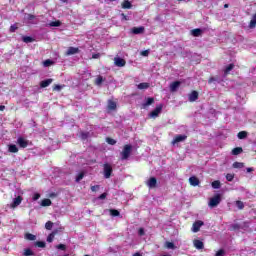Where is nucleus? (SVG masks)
I'll use <instances>...</instances> for the list:
<instances>
[{"label":"nucleus","instance_id":"7ed1b4c3","mask_svg":"<svg viewBox=\"0 0 256 256\" xmlns=\"http://www.w3.org/2000/svg\"><path fill=\"white\" fill-rule=\"evenodd\" d=\"M104 177L105 179H111V175L113 174V167L109 163H105L103 165Z\"/></svg>","mask_w":256,"mask_h":256},{"label":"nucleus","instance_id":"7c9ffc66","mask_svg":"<svg viewBox=\"0 0 256 256\" xmlns=\"http://www.w3.org/2000/svg\"><path fill=\"white\" fill-rule=\"evenodd\" d=\"M55 235H57L56 231H53L52 233H50L47 237V242L48 243H53V239H55Z\"/></svg>","mask_w":256,"mask_h":256},{"label":"nucleus","instance_id":"f257e3e1","mask_svg":"<svg viewBox=\"0 0 256 256\" xmlns=\"http://www.w3.org/2000/svg\"><path fill=\"white\" fill-rule=\"evenodd\" d=\"M133 153V146L131 144H125L120 152L121 161H127Z\"/></svg>","mask_w":256,"mask_h":256},{"label":"nucleus","instance_id":"72a5a7b5","mask_svg":"<svg viewBox=\"0 0 256 256\" xmlns=\"http://www.w3.org/2000/svg\"><path fill=\"white\" fill-rule=\"evenodd\" d=\"M213 189H220L221 188V181L215 180L212 182Z\"/></svg>","mask_w":256,"mask_h":256},{"label":"nucleus","instance_id":"ea45409f","mask_svg":"<svg viewBox=\"0 0 256 256\" xmlns=\"http://www.w3.org/2000/svg\"><path fill=\"white\" fill-rule=\"evenodd\" d=\"M80 137L82 141H86V139H89V132H81Z\"/></svg>","mask_w":256,"mask_h":256},{"label":"nucleus","instance_id":"423d86ee","mask_svg":"<svg viewBox=\"0 0 256 256\" xmlns=\"http://www.w3.org/2000/svg\"><path fill=\"white\" fill-rule=\"evenodd\" d=\"M17 144L19 145V147H21L22 149H26V147H29V140L23 138V137H19L17 139Z\"/></svg>","mask_w":256,"mask_h":256},{"label":"nucleus","instance_id":"f8f14e48","mask_svg":"<svg viewBox=\"0 0 256 256\" xmlns=\"http://www.w3.org/2000/svg\"><path fill=\"white\" fill-rule=\"evenodd\" d=\"M132 33L134 35H141L142 33H145V27H143V26L133 27L132 28Z\"/></svg>","mask_w":256,"mask_h":256},{"label":"nucleus","instance_id":"a18cd8bd","mask_svg":"<svg viewBox=\"0 0 256 256\" xmlns=\"http://www.w3.org/2000/svg\"><path fill=\"white\" fill-rule=\"evenodd\" d=\"M44 67H51L53 65V61L50 59H47L43 62Z\"/></svg>","mask_w":256,"mask_h":256},{"label":"nucleus","instance_id":"79ce46f5","mask_svg":"<svg viewBox=\"0 0 256 256\" xmlns=\"http://www.w3.org/2000/svg\"><path fill=\"white\" fill-rule=\"evenodd\" d=\"M83 177H85V173L84 172H80L77 176H76V183H79V181H81L83 179Z\"/></svg>","mask_w":256,"mask_h":256},{"label":"nucleus","instance_id":"c9c22d12","mask_svg":"<svg viewBox=\"0 0 256 256\" xmlns=\"http://www.w3.org/2000/svg\"><path fill=\"white\" fill-rule=\"evenodd\" d=\"M50 27H61V21L60 20H56V21H52L49 23Z\"/></svg>","mask_w":256,"mask_h":256},{"label":"nucleus","instance_id":"473e14b6","mask_svg":"<svg viewBox=\"0 0 256 256\" xmlns=\"http://www.w3.org/2000/svg\"><path fill=\"white\" fill-rule=\"evenodd\" d=\"M238 139H247V131H240L237 134Z\"/></svg>","mask_w":256,"mask_h":256},{"label":"nucleus","instance_id":"6e6552de","mask_svg":"<svg viewBox=\"0 0 256 256\" xmlns=\"http://www.w3.org/2000/svg\"><path fill=\"white\" fill-rule=\"evenodd\" d=\"M187 139V135H176L172 140V145H177V143H181Z\"/></svg>","mask_w":256,"mask_h":256},{"label":"nucleus","instance_id":"9b49d317","mask_svg":"<svg viewBox=\"0 0 256 256\" xmlns=\"http://www.w3.org/2000/svg\"><path fill=\"white\" fill-rule=\"evenodd\" d=\"M189 183L190 185H192V187H197L201 181H199V178H197V176H191L189 178Z\"/></svg>","mask_w":256,"mask_h":256},{"label":"nucleus","instance_id":"a19ab883","mask_svg":"<svg viewBox=\"0 0 256 256\" xmlns=\"http://www.w3.org/2000/svg\"><path fill=\"white\" fill-rule=\"evenodd\" d=\"M45 229H47V231H51V229H53V222L47 221L45 223Z\"/></svg>","mask_w":256,"mask_h":256},{"label":"nucleus","instance_id":"ddd939ff","mask_svg":"<svg viewBox=\"0 0 256 256\" xmlns=\"http://www.w3.org/2000/svg\"><path fill=\"white\" fill-rule=\"evenodd\" d=\"M147 185H148V187H149L150 189H155V187H157V178L151 177V178L148 180Z\"/></svg>","mask_w":256,"mask_h":256},{"label":"nucleus","instance_id":"4468645a","mask_svg":"<svg viewBox=\"0 0 256 256\" xmlns=\"http://www.w3.org/2000/svg\"><path fill=\"white\" fill-rule=\"evenodd\" d=\"M180 85H181V82H179V81L172 82L170 85V91L172 93H175V91H177V89H179Z\"/></svg>","mask_w":256,"mask_h":256},{"label":"nucleus","instance_id":"e2e57ef3","mask_svg":"<svg viewBox=\"0 0 256 256\" xmlns=\"http://www.w3.org/2000/svg\"><path fill=\"white\" fill-rule=\"evenodd\" d=\"M247 173H253L255 171V168H246Z\"/></svg>","mask_w":256,"mask_h":256},{"label":"nucleus","instance_id":"2f4dec72","mask_svg":"<svg viewBox=\"0 0 256 256\" xmlns=\"http://www.w3.org/2000/svg\"><path fill=\"white\" fill-rule=\"evenodd\" d=\"M109 212H110V215H111L112 217H119V215H121V213L119 212V210H116V209H110Z\"/></svg>","mask_w":256,"mask_h":256},{"label":"nucleus","instance_id":"6ab92c4d","mask_svg":"<svg viewBox=\"0 0 256 256\" xmlns=\"http://www.w3.org/2000/svg\"><path fill=\"white\" fill-rule=\"evenodd\" d=\"M122 9H132L133 4H131V1L124 0L121 4Z\"/></svg>","mask_w":256,"mask_h":256},{"label":"nucleus","instance_id":"e433bc0d","mask_svg":"<svg viewBox=\"0 0 256 256\" xmlns=\"http://www.w3.org/2000/svg\"><path fill=\"white\" fill-rule=\"evenodd\" d=\"M106 143H108V145H117V140H115L111 137H107L106 138Z\"/></svg>","mask_w":256,"mask_h":256},{"label":"nucleus","instance_id":"a211bd4d","mask_svg":"<svg viewBox=\"0 0 256 256\" xmlns=\"http://www.w3.org/2000/svg\"><path fill=\"white\" fill-rule=\"evenodd\" d=\"M76 53H79V48L75 47H69L68 50L66 51V55H76Z\"/></svg>","mask_w":256,"mask_h":256},{"label":"nucleus","instance_id":"cd10ccee","mask_svg":"<svg viewBox=\"0 0 256 256\" xmlns=\"http://www.w3.org/2000/svg\"><path fill=\"white\" fill-rule=\"evenodd\" d=\"M24 237L27 239V241H35L37 239V236L31 233H26Z\"/></svg>","mask_w":256,"mask_h":256},{"label":"nucleus","instance_id":"de8ad7c7","mask_svg":"<svg viewBox=\"0 0 256 256\" xmlns=\"http://www.w3.org/2000/svg\"><path fill=\"white\" fill-rule=\"evenodd\" d=\"M233 179H235V174H231V173L226 174L227 181H233Z\"/></svg>","mask_w":256,"mask_h":256},{"label":"nucleus","instance_id":"5701e85b","mask_svg":"<svg viewBox=\"0 0 256 256\" xmlns=\"http://www.w3.org/2000/svg\"><path fill=\"white\" fill-rule=\"evenodd\" d=\"M233 69H235V64H229L224 70V75H229Z\"/></svg>","mask_w":256,"mask_h":256},{"label":"nucleus","instance_id":"0eeeda50","mask_svg":"<svg viewBox=\"0 0 256 256\" xmlns=\"http://www.w3.org/2000/svg\"><path fill=\"white\" fill-rule=\"evenodd\" d=\"M197 99H199V92L193 90L188 96V101H190V103H195Z\"/></svg>","mask_w":256,"mask_h":256},{"label":"nucleus","instance_id":"bf43d9fd","mask_svg":"<svg viewBox=\"0 0 256 256\" xmlns=\"http://www.w3.org/2000/svg\"><path fill=\"white\" fill-rule=\"evenodd\" d=\"M121 17L123 21H129V18L127 17V15H125V13H122Z\"/></svg>","mask_w":256,"mask_h":256},{"label":"nucleus","instance_id":"c756f323","mask_svg":"<svg viewBox=\"0 0 256 256\" xmlns=\"http://www.w3.org/2000/svg\"><path fill=\"white\" fill-rule=\"evenodd\" d=\"M241 153H243L242 147H236L232 150V155H241Z\"/></svg>","mask_w":256,"mask_h":256},{"label":"nucleus","instance_id":"a878e982","mask_svg":"<svg viewBox=\"0 0 256 256\" xmlns=\"http://www.w3.org/2000/svg\"><path fill=\"white\" fill-rule=\"evenodd\" d=\"M22 41L23 43H33L35 41V38L31 36H23Z\"/></svg>","mask_w":256,"mask_h":256},{"label":"nucleus","instance_id":"bb28decb","mask_svg":"<svg viewBox=\"0 0 256 256\" xmlns=\"http://www.w3.org/2000/svg\"><path fill=\"white\" fill-rule=\"evenodd\" d=\"M232 167L234 169H243V167H245V163H243V162H234L232 164Z\"/></svg>","mask_w":256,"mask_h":256},{"label":"nucleus","instance_id":"5fc2aeb1","mask_svg":"<svg viewBox=\"0 0 256 256\" xmlns=\"http://www.w3.org/2000/svg\"><path fill=\"white\" fill-rule=\"evenodd\" d=\"M41 198V194H39V193H36V194H34V196H33V201H37V200H39Z\"/></svg>","mask_w":256,"mask_h":256},{"label":"nucleus","instance_id":"37998d69","mask_svg":"<svg viewBox=\"0 0 256 256\" xmlns=\"http://www.w3.org/2000/svg\"><path fill=\"white\" fill-rule=\"evenodd\" d=\"M23 255H24V256H31V255H33V250L27 248V249L24 250Z\"/></svg>","mask_w":256,"mask_h":256},{"label":"nucleus","instance_id":"0e129e2a","mask_svg":"<svg viewBox=\"0 0 256 256\" xmlns=\"http://www.w3.org/2000/svg\"><path fill=\"white\" fill-rule=\"evenodd\" d=\"M28 19H29L30 21H32V19H35V15L29 14V15H28Z\"/></svg>","mask_w":256,"mask_h":256},{"label":"nucleus","instance_id":"39448f33","mask_svg":"<svg viewBox=\"0 0 256 256\" xmlns=\"http://www.w3.org/2000/svg\"><path fill=\"white\" fill-rule=\"evenodd\" d=\"M205 223L201 220L195 221L192 225V231L193 233H199L201 231V227H203Z\"/></svg>","mask_w":256,"mask_h":256},{"label":"nucleus","instance_id":"4d7b16f0","mask_svg":"<svg viewBox=\"0 0 256 256\" xmlns=\"http://www.w3.org/2000/svg\"><path fill=\"white\" fill-rule=\"evenodd\" d=\"M138 234H139L141 237H143V235H145V229L140 228V229L138 230Z\"/></svg>","mask_w":256,"mask_h":256},{"label":"nucleus","instance_id":"69168bd1","mask_svg":"<svg viewBox=\"0 0 256 256\" xmlns=\"http://www.w3.org/2000/svg\"><path fill=\"white\" fill-rule=\"evenodd\" d=\"M132 256H143V254L139 253V252H136L134 253Z\"/></svg>","mask_w":256,"mask_h":256},{"label":"nucleus","instance_id":"9d476101","mask_svg":"<svg viewBox=\"0 0 256 256\" xmlns=\"http://www.w3.org/2000/svg\"><path fill=\"white\" fill-rule=\"evenodd\" d=\"M22 202H23L22 196H18L16 198H14L13 202L10 205L11 209H15V208L19 207V204Z\"/></svg>","mask_w":256,"mask_h":256},{"label":"nucleus","instance_id":"3c124183","mask_svg":"<svg viewBox=\"0 0 256 256\" xmlns=\"http://www.w3.org/2000/svg\"><path fill=\"white\" fill-rule=\"evenodd\" d=\"M100 187H101V186H99V185L91 186V191H92L93 193H96V191H99Z\"/></svg>","mask_w":256,"mask_h":256},{"label":"nucleus","instance_id":"6e6d98bb","mask_svg":"<svg viewBox=\"0 0 256 256\" xmlns=\"http://www.w3.org/2000/svg\"><path fill=\"white\" fill-rule=\"evenodd\" d=\"M98 199H100V200L107 199V192L102 193V194L98 197Z\"/></svg>","mask_w":256,"mask_h":256},{"label":"nucleus","instance_id":"8fccbe9b","mask_svg":"<svg viewBox=\"0 0 256 256\" xmlns=\"http://www.w3.org/2000/svg\"><path fill=\"white\" fill-rule=\"evenodd\" d=\"M215 256H225V250L220 249L216 252Z\"/></svg>","mask_w":256,"mask_h":256},{"label":"nucleus","instance_id":"f704fd0d","mask_svg":"<svg viewBox=\"0 0 256 256\" xmlns=\"http://www.w3.org/2000/svg\"><path fill=\"white\" fill-rule=\"evenodd\" d=\"M235 204H236V207H238V209H240V210L245 209V204L243 203V201L237 200V201L235 202Z\"/></svg>","mask_w":256,"mask_h":256},{"label":"nucleus","instance_id":"49530a36","mask_svg":"<svg viewBox=\"0 0 256 256\" xmlns=\"http://www.w3.org/2000/svg\"><path fill=\"white\" fill-rule=\"evenodd\" d=\"M17 29H19V27L17 26V24L11 25L10 26V33H15L17 31Z\"/></svg>","mask_w":256,"mask_h":256},{"label":"nucleus","instance_id":"2eb2a0df","mask_svg":"<svg viewBox=\"0 0 256 256\" xmlns=\"http://www.w3.org/2000/svg\"><path fill=\"white\" fill-rule=\"evenodd\" d=\"M51 83H53V79H51V78L43 80L40 82V87L42 89H45V87H49L51 85Z\"/></svg>","mask_w":256,"mask_h":256},{"label":"nucleus","instance_id":"dca6fc26","mask_svg":"<svg viewBox=\"0 0 256 256\" xmlns=\"http://www.w3.org/2000/svg\"><path fill=\"white\" fill-rule=\"evenodd\" d=\"M108 111H115L117 109V103L113 100H108Z\"/></svg>","mask_w":256,"mask_h":256},{"label":"nucleus","instance_id":"20e7f679","mask_svg":"<svg viewBox=\"0 0 256 256\" xmlns=\"http://www.w3.org/2000/svg\"><path fill=\"white\" fill-rule=\"evenodd\" d=\"M161 111H163V104L157 105L156 108L152 112H150L149 117H151L152 119H155L159 117V114L161 113Z\"/></svg>","mask_w":256,"mask_h":256},{"label":"nucleus","instance_id":"1a4fd4ad","mask_svg":"<svg viewBox=\"0 0 256 256\" xmlns=\"http://www.w3.org/2000/svg\"><path fill=\"white\" fill-rule=\"evenodd\" d=\"M114 64L116 67H125V65H127V61H125L123 58L115 57Z\"/></svg>","mask_w":256,"mask_h":256},{"label":"nucleus","instance_id":"09e8293b","mask_svg":"<svg viewBox=\"0 0 256 256\" xmlns=\"http://www.w3.org/2000/svg\"><path fill=\"white\" fill-rule=\"evenodd\" d=\"M57 249H60L61 251H66L67 246L65 244H58L56 246Z\"/></svg>","mask_w":256,"mask_h":256},{"label":"nucleus","instance_id":"680f3d73","mask_svg":"<svg viewBox=\"0 0 256 256\" xmlns=\"http://www.w3.org/2000/svg\"><path fill=\"white\" fill-rule=\"evenodd\" d=\"M214 81H217V78H215V77H210V78L208 79V83H209V84L213 83Z\"/></svg>","mask_w":256,"mask_h":256},{"label":"nucleus","instance_id":"c03bdc74","mask_svg":"<svg viewBox=\"0 0 256 256\" xmlns=\"http://www.w3.org/2000/svg\"><path fill=\"white\" fill-rule=\"evenodd\" d=\"M45 242H43V241H37V242H35V246L36 247H40L41 249H43V248H45Z\"/></svg>","mask_w":256,"mask_h":256},{"label":"nucleus","instance_id":"13d9d810","mask_svg":"<svg viewBox=\"0 0 256 256\" xmlns=\"http://www.w3.org/2000/svg\"><path fill=\"white\" fill-rule=\"evenodd\" d=\"M141 55H143V57H148L149 56V50L142 51Z\"/></svg>","mask_w":256,"mask_h":256},{"label":"nucleus","instance_id":"4c0bfd02","mask_svg":"<svg viewBox=\"0 0 256 256\" xmlns=\"http://www.w3.org/2000/svg\"><path fill=\"white\" fill-rule=\"evenodd\" d=\"M165 248L166 249H176L175 244L173 242H165Z\"/></svg>","mask_w":256,"mask_h":256},{"label":"nucleus","instance_id":"603ef678","mask_svg":"<svg viewBox=\"0 0 256 256\" xmlns=\"http://www.w3.org/2000/svg\"><path fill=\"white\" fill-rule=\"evenodd\" d=\"M61 89H63V87L61 85H59V84H55L53 86V91H61Z\"/></svg>","mask_w":256,"mask_h":256},{"label":"nucleus","instance_id":"4be33fe9","mask_svg":"<svg viewBox=\"0 0 256 256\" xmlns=\"http://www.w3.org/2000/svg\"><path fill=\"white\" fill-rule=\"evenodd\" d=\"M8 151L9 153H19V148H17V145L15 144H10L8 146Z\"/></svg>","mask_w":256,"mask_h":256},{"label":"nucleus","instance_id":"f3484780","mask_svg":"<svg viewBox=\"0 0 256 256\" xmlns=\"http://www.w3.org/2000/svg\"><path fill=\"white\" fill-rule=\"evenodd\" d=\"M191 35H193V37H201V35H203V30L200 28H195L191 30Z\"/></svg>","mask_w":256,"mask_h":256},{"label":"nucleus","instance_id":"052dcab7","mask_svg":"<svg viewBox=\"0 0 256 256\" xmlns=\"http://www.w3.org/2000/svg\"><path fill=\"white\" fill-rule=\"evenodd\" d=\"M101 57V54L96 53L92 55V59H99Z\"/></svg>","mask_w":256,"mask_h":256},{"label":"nucleus","instance_id":"f03ea898","mask_svg":"<svg viewBox=\"0 0 256 256\" xmlns=\"http://www.w3.org/2000/svg\"><path fill=\"white\" fill-rule=\"evenodd\" d=\"M220 203H221V194H216L212 198H210L208 207H210V209H213L217 207Z\"/></svg>","mask_w":256,"mask_h":256},{"label":"nucleus","instance_id":"393cba45","mask_svg":"<svg viewBox=\"0 0 256 256\" xmlns=\"http://www.w3.org/2000/svg\"><path fill=\"white\" fill-rule=\"evenodd\" d=\"M155 103V98L148 97L146 102L143 104V107H149V105H153Z\"/></svg>","mask_w":256,"mask_h":256},{"label":"nucleus","instance_id":"c85d7f7f","mask_svg":"<svg viewBox=\"0 0 256 256\" xmlns=\"http://www.w3.org/2000/svg\"><path fill=\"white\" fill-rule=\"evenodd\" d=\"M137 89L143 90V89H149V83L147 82H142L137 85Z\"/></svg>","mask_w":256,"mask_h":256},{"label":"nucleus","instance_id":"aec40b11","mask_svg":"<svg viewBox=\"0 0 256 256\" xmlns=\"http://www.w3.org/2000/svg\"><path fill=\"white\" fill-rule=\"evenodd\" d=\"M193 243H194V247H195L196 249H203V248L205 247V245L203 244V241H201V240L195 239V240L193 241Z\"/></svg>","mask_w":256,"mask_h":256},{"label":"nucleus","instance_id":"774afa93","mask_svg":"<svg viewBox=\"0 0 256 256\" xmlns=\"http://www.w3.org/2000/svg\"><path fill=\"white\" fill-rule=\"evenodd\" d=\"M228 8H229V4H225L224 9H228Z\"/></svg>","mask_w":256,"mask_h":256},{"label":"nucleus","instance_id":"b1692460","mask_svg":"<svg viewBox=\"0 0 256 256\" xmlns=\"http://www.w3.org/2000/svg\"><path fill=\"white\" fill-rule=\"evenodd\" d=\"M255 27H256V14H254L252 16V19L250 20L249 29H255Z\"/></svg>","mask_w":256,"mask_h":256},{"label":"nucleus","instance_id":"338daca9","mask_svg":"<svg viewBox=\"0 0 256 256\" xmlns=\"http://www.w3.org/2000/svg\"><path fill=\"white\" fill-rule=\"evenodd\" d=\"M0 111H5V105L0 106Z\"/></svg>","mask_w":256,"mask_h":256},{"label":"nucleus","instance_id":"864d4df0","mask_svg":"<svg viewBox=\"0 0 256 256\" xmlns=\"http://www.w3.org/2000/svg\"><path fill=\"white\" fill-rule=\"evenodd\" d=\"M239 229H241V226H240L239 224H233V225H232V230H233V231H237V230H239Z\"/></svg>","mask_w":256,"mask_h":256},{"label":"nucleus","instance_id":"412c9836","mask_svg":"<svg viewBox=\"0 0 256 256\" xmlns=\"http://www.w3.org/2000/svg\"><path fill=\"white\" fill-rule=\"evenodd\" d=\"M52 204L53 202L49 198H44L41 202L42 207H51Z\"/></svg>","mask_w":256,"mask_h":256},{"label":"nucleus","instance_id":"58836bf2","mask_svg":"<svg viewBox=\"0 0 256 256\" xmlns=\"http://www.w3.org/2000/svg\"><path fill=\"white\" fill-rule=\"evenodd\" d=\"M103 84V76H98L95 80V85L101 86Z\"/></svg>","mask_w":256,"mask_h":256}]
</instances>
